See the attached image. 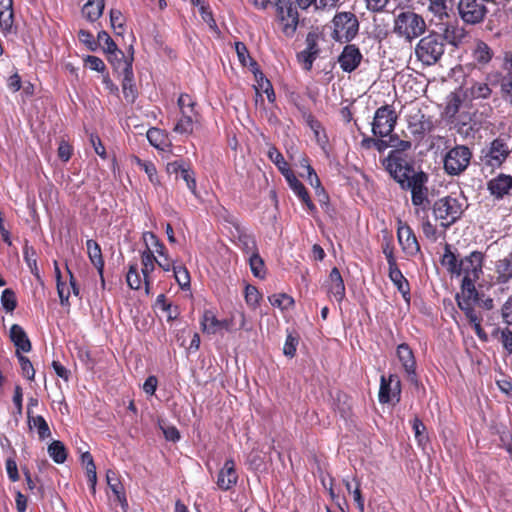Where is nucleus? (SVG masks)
Listing matches in <instances>:
<instances>
[{"label":"nucleus","instance_id":"31","mask_svg":"<svg viewBox=\"0 0 512 512\" xmlns=\"http://www.w3.org/2000/svg\"><path fill=\"white\" fill-rule=\"evenodd\" d=\"M27 422L29 429H36L39 439L45 440L51 436V431L47 421L41 415L34 416L32 411L27 412Z\"/></svg>","mask_w":512,"mask_h":512},{"label":"nucleus","instance_id":"64","mask_svg":"<svg viewBox=\"0 0 512 512\" xmlns=\"http://www.w3.org/2000/svg\"><path fill=\"white\" fill-rule=\"evenodd\" d=\"M500 341L504 349L512 354V331L508 328H504L500 331Z\"/></svg>","mask_w":512,"mask_h":512},{"label":"nucleus","instance_id":"33","mask_svg":"<svg viewBox=\"0 0 512 512\" xmlns=\"http://www.w3.org/2000/svg\"><path fill=\"white\" fill-rule=\"evenodd\" d=\"M142 238L145 249H152L154 254L157 253L160 257H165V260H168L167 248L154 232L145 231Z\"/></svg>","mask_w":512,"mask_h":512},{"label":"nucleus","instance_id":"6","mask_svg":"<svg viewBox=\"0 0 512 512\" xmlns=\"http://www.w3.org/2000/svg\"><path fill=\"white\" fill-rule=\"evenodd\" d=\"M425 30L426 23L423 17L414 11H401L395 17L393 32L409 43L421 36Z\"/></svg>","mask_w":512,"mask_h":512},{"label":"nucleus","instance_id":"34","mask_svg":"<svg viewBox=\"0 0 512 512\" xmlns=\"http://www.w3.org/2000/svg\"><path fill=\"white\" fill-rule=\"evenodd\" d=\"M23 257H24V260H25L27 266L29 267L31 273L36 278V280L38 282L37 285L44 287V281H43L42 277L40 276V271L37 266L35 249L32 246H28V244H26L25 247L23 248Z\"/></svg>","mask_w":512,"mask_h":512},{"label":"nucleus","instance_id":"62","mask_svg":"<svg viewBox=\"0 0 512 512\" xmlns=\"http://www.w3.org/2000/svg\"><path fill=\"white\" fill-rule=\"evenodd\" d=\"M389 277L396 286V288H402L404 282L408 283L407 279L403 276L398 265L389 268Z\"/></svg>","mask_w":512,"mask_h":512},{"label":"nucleus","instance_id":"25","mask_svg":"<svg viewBox=\"0 0 512 512\" xmlns=\"http://www.w3.org/2000/svg\"><path fill=\"white\" fill-rule=\"evenodd\" d=\"M238 474L235 469V462L233 459H227L220 469L217 477V486L223 491L230 490L237 484Z\"/></svg>","mask_w":512,"mask_h":512},{"label":"nucleus","instance_id":"51","mask_svg":"<svg viewBox=\"0 0 512 512\" xmlns=\"http://www.w3.org/2000/svg\"><path fill=\"white\" fill-rule=\"evenodd\" d=\"M471 96L474 99H487L490 97L492 90L487 83L476 82L471 87Z\"/></svg>","mask_w":512,"mask_h":512},{"label":"nucleus","instance_id":"50","mask_svg":"<svg viewBox=\"0 0 512 512\" xmlns=\"http://www.w3.org/2000/svg\"><path fill=\"white\" fill-rule=\"evenodd\" d=\"M285 180L289 188L293 191V193L298 197L299 200L302 197L306 196V194L309 192L307 188L304 186V184L295 176V174H292Z\"/></svg>","mask_w":512,"mask_h":512},{"label":"nucleus","instance_id":"56","mask_svg":"<svg viewBox=\"0 0 512 512\" xmlns=\"http://www.w3.org/2000/svg\"><path fill=\"white\" fill-rule=\"evenodd\" d=\"M106 480L109 488L112 490L114 494H119V492L123 490V486L119 481L118 475L115 471L110 469L107 470Z\"/></svg>","mask_w":512,"mask_h":512},{"label":"nucleus","instance_id":"28","mask_svg":"<svg viewBox=\"0 0 512 512\" xmlns=\"http://www.w3.org/2000/svg\"><path fill=\"white\" fill-rule=\"evenodd\" d=\"M87 253L91 263L96 268L97 272L103 278L104 272V259L102 256L101 246L94 239H88L86 241ZM102 288H105V281L102 279Z\"/></svg>","mask_w":512,"mask_h":512},{"label":"nucleus","instance_id":"36","mask_svg":"<svg viewBox=\"0 0 512 512\" xmlns=\"http://www.w3.org/2000/svg\"><path fill=\"white\" fill-rule=\"evenodd\" d=\"M473 57L477 63L481 65L488 64L492 57L493 51L484 41H478L473 51Z\"/></svg>","mask_w":512,"mask_h":512},{"label":"nucleus","instance_id":"20","mask_svg":"<svg viewBox=\"0 0 512 512\" xmlns=\"http://www.w3.org/2000/svg\"><path fill=\"white\" fill-rule=\"evenodd\" d=\"M310 169V177H308V183L315 189V194L318 197L320 207L324 212L331 218L335 219L337 215L336 208L330 202V197L315 171L314 168Z\"/></svg>","mask_w":512,"mask_h":512},{"label":"nucleus","instance_id":"39","mask_svg":"<svg viewBox=\"0 0 512 512\" xmlns=\"http://www.w3.org/2000/svg\"><path fill=\"white\" fill-rule=\"evenodd\" d=\"M463 103V99L458 92H452L447 97L445 106V114L448 117H454L460 110Z\"/></svg>","mask_w":512,"mask_h":512},{"label":"nucleus","instance_id":"1","mask_svg":"<svg viewBox=\"0 0 512 512\" xmlns=\"http://www.w3.org/2000/svg\"><path fill=\"white\" fill-rule=\"evenodd\" d=\"M485 253L474 250L466 256H462L457 249L446 243L441 257V265L450 273L452 278L460 279L459 288H484V284L476 287L480 276L486 278L483 271Z\"/></svg>","mask_w":512,"mask_h":512},{"label":"nucleus","instance_id":"40","mask_svg":"<svg viewBox=\"0 0 512 512\" xmlns=\"http://www.w3.org/2000/svg\"><path fill=\"white\" fill-rule=\"evenodd\" d=\"M299 344V336L296 332L287 330L286 340L283 346V354L286 357L293 358Z\"/></svg>","mask_w":512,"mask_h":512},{"label":"nucleus","instance_id":"10","mask_svg":"<svg viewBox=\"0 0 512 512\" xmlns=\"http://www.w3.org/2000/svg\"><path fill=\"white\" fill-rule=\"evenodd\" d=\"M432 210L436 219H449L446 223H441L445 229L459 221L464 212L462 203L452 196H445L435 201Z\"/></svg>","mask_w":512,"mask_h":512},{"label":"nucleus","instance_id":"46","mask_svg":"<svg viewBox=\"0 0 512 512\" xmlns=\"http://www.w3.org/2000/svg\"><path fill=\"white\" fill-rule=\"evenodd\" d=\"M146 137L151 146L156 149H161V145L164 143L165 139L163 130L157 127H151L148 129Z\"/></svg>","mask_w":512,"mask_h":512},{"label":"nucleus","instance_id":"49","mask_svg":"<svg viewBox=\"0 0 512 512\" xmlns=\"http://www.w3.org/2000/svg\"><path fill=\"white\" fill-rule=\"evenodd\" d=\"M78 38L89 51L96 52L99 49V43L94 39L93 34L89 30L80 29Z\"/></svg>","mask_w":512,"mask_h":512},{"label":"nucleus","instance_id":"17","mask_svg":"<svg viewBox=\"0 0 512 512\" xmlns=\"http://www.w3.org/2000/svg\"><path fill=\"white\" fill-rule=\"evenodd\" d=\"M486 188L495 200H503L512 193V175L499 173L486 182Z\"/></svg>","mask_w":512,"mask_h":512},{"label":"nucleus","instance_id":"16","mask_svg":"<svg viewBox=\"0 0 512 512\" xmlns=\"http://www.w3.org/2000/svg\"><path fill=\"white\" fill-rule=\"evenodd\" d=\"M363 60L360 48L350 43H346L341 53L337 57L340 68L345 73H352L358 69Z\"/></svg>","mask_w":512,"mask_h":512},{"label":"nucleus","instance_id":"13","mask_svg":"<svg viewBox=\"0 0 512 512\" xmlns=\"http://www.w3.org/2000/svg\"><path fill=\"white\" fill-rule=\"evenodd\" d=\"M481 153V160L486 166L500 168L510 156L511 149L505 139L497 137Z\"/></svg>","mask_w":512,"mask_h":512},{"label":"nucleus","instance_id":"52","mask_svg":"<svg viewBox=\"0 0 512 512\" xmlns=\"http://www.w3.org/2000/svg\"><path fill=\"white\" fill-rule=\"evenodd\" d=\"M249 259V265L251 268V272L255 277L262 278L263 277V268H264V261L262 260L259 252L254 253L248 257Z\"/></svg>","mask_w":512,"mask_h":512},{"label":"nucleus","instance_id":"2","mask_svg":"<svg viewBox=\"0 0 512 512\" xmlns=\"http://www.w3.org/2000/svg\"><path fill=\"white\" fill-rule=\"evenodd\" d=\"M458 307L464 312L471 323L476 335L482 341H487L488 336L481 326V318L477 315L474 308L479 307L485 310H491L494 307V301L486 296L483 290H460L455 295Z\"/></svg>","mask_w":512,"mask_h":512},{"label":"nucleus","instance_id":"58","mask_svg":"<svg viewBox=\"0 0 512 512\" xmlns=\"http://www.w3.org/2000/svg\"><path fill=\"white\" fill-rule=\"evenodd\" d=\"M57 154L62 162L67 163L73 155V146L70 145L67 141L62 140L59 143Z\"/></svg>","mask_w":512,"mask_h":512},{"label":"nucleus","instance_id":"18","mask_svg":"<svg viewBox=\"0 0 512 512\" xmlns=\"http://www.w3.org/2000/svg\"><path fill=\"white\" fill-rule=\"evenodd\" d=\"M397 356L406 373L407 380L418 387L419 378L416 372V361L412 349L408 344L402 343L397 347Z\"/></svg>","mask_w":512,"mask_h":512},{"label":"nucleus","instance_id":"38","mask_svg":"<svg viewBox=\"0 0 512 512\" xmlns=\"http://www.w3.org/2000/svg\"><path fill=\"white\" fill-rule=\"evenodd\" d=\"M48 454L57 464H62L67 459V451L64 444L55 440L48 446Z\"/></svg>","mask_w":512,"mask_h":512},{"label":"nucleus","instance_id":"19","mask_svg":"<svg viewBox=\"0 0 512 512\" xmlns=\"http://www.w3.org/2000/svg\"><path fill=\"white\" fill-rule=\"evenodd\" d=\"M397 238L402 250L410 256L420 252V245L413 229L407 224L398 220Z\"/></svg>","mask_w":512,"mask_h":512},{"label":"nucleus","instance_id":"5","mask_svg":"<svg viewBox=\"0 0 512 512\" xmlns=\"http://www.w3.org/2000/svg\"><path fill=\"white\" fill-rule=\"evenodd\" d=\"M412 142L400 139L388 154L380 159V163L392 179L406 172H413L417 168L414 157L407 158L406 151L410 150Z\"/></svg>","mask_w":512,"mask_h":512},{"label":"nucleus","instance_id":"14","mask_svg":"<svg viewBox=\"0 0 512 512\" xmlns=\"http://www.w3.org/2000/svg\"><path fill=\"white\" fill-rule=\"evenodd\" d=\"M225 221L234 228L232 236L237 239L238 246L241 248L244 254L249 257L254 253H258L255 236L247 233L245 227L240 224L236 217L229 215L225 218Z\"/></svg>","mask_w":512,"mask_h":512},{"label":"nucleus","instance_id":"43","mask_svg":"<svg viewBox=\"0 0 512 512\" xmlns=\"http://www.w3.org/2000/svg\"><path fill=\"white\" fill-rule=\"evenodd\" d=\"M127 288H142L141 287V276L137 262L129 264L128 271L126 273Z\"/></svg>","mask_w":512,"mask_h":512},{"label":"nucleus","instance_id":"61","mask_svg":"<svg viewBox=\"0 0 512 512\" xmlns=\"http://www.w3.org/2000/svg\"><path fill=\"white\" fill-rule=\"evenodd\" d=\"M5 10L8 11L9 14L7 15V17L3 16L2 20L0 21V27H1L2 32L5 35H7L12 31V27H13V23H14V17H15L14 6L10 7V9H5Z\"/></svg>","mask_w":512,"mask_h":512},{"label":"nucleus","instance_id":"3","mask_svg":"<svg viewBox=\"0 0 512 512\" xmlns=\"http://www.w3.org/2000/svg\"><path fill=\"white\" fill-rule=\"evenodd\" d=\"M200 325L202 332L207 335L235 334L246 328V317L242 311H233L228 317L219 318L215 309H205L202 313Z\"/></svg>","mask_w":512,"mask_h":512},{"label":"nucleus","instance_id":"29","mask_svg":"<svg viewBox=\"0 0 512 512\" xmlns=\"http://www.w3.org/2000/svg\"><path fill=\"white\" fill-rule=\"evenodd\" d=\"M10 339L17 348L16 354L20 353V351L24 353H28L31 351L32 345L31 342L24 331V329L18 325L13 324L10 328Z\"/></svg>","mask_w":512,"mask_h":512},{"label":"nucleus","instance_id":"12","mask_svg":"<svg viewBox=\"0 0 512 512\" xmlns=\"http://www.w3.org/2000/svg\"><path fill=\"white\" fill-rule=\"evenodd\" d=\"M482 0H457L456 5L459 17L465 24L475 25L481 23L488 13V8Z\"/></svg>","mask_w":512,"mask_h":512},{"label":"nucleus","instance_id":"4","mask_svg":"<svg viewBox=\"0 0 512 512\" xmlns=\"http://www.w3.org/2000/svg\"><path fill=\"white\" fill-rule=\"evenodd\" d=\"M392 180L398 184L403 191H410L413 206L420 207L423 210L427 209V206L430 204L427 187L429 175L420 165L413 169V172H406L392 178Z\"/></svg>","mask_w":512,"mask_h":512},{"label":"nucleus","instance_id":"35","mask_svg":"<svg viewBox=\"0 0 512 512\" xmlns=\"http://www.w3.org/2000/svg\"><path fill=\"white\" fill-rule=\"evenodd\" d=\"M154 307L164 312L168 321H173L179 316L178 307L173 306L172 303L166 299L164 294L157 296Z\"/></svg>","mask_w":512,"mask_h":512},{"label":"nucleus","instance_id":"21","mask_svg":"<svg viewBox=\"0 0 512 512\" xmlns=\"http://www.w3.org/2000/svg\"><path fill=\"white\" fill-rule=\"evenodd\" d=\"M512 279V255L510 254L496 262V269L493 275L487 274L483 282L489 286L505 284Z\"/></svg>","mask_w":512,"mask_h":512},{"label":"nucleus","instance_id":"60","mask_svg":"<svg viewBox=\"0 0 512 512\" xmlns=\"http://www.w3.org/2000/svg\"><path fill=\"white\" fill-rule=\"evenodd\" d=\"M234 48L240 64L242 66H247V60H249V57L251 56L246 45L241 41H236L234 43Z\"/></svg>","mask_w":512,"mask_h":512},{"label":"nucleus","instance_id":"23","mask_svg":"<svg viewBox=\"0 0 512 512\" xmlns=\"http://www.w3.org/2000/svg\"><path fill=\"white\" fill-rule=\"evenodd\" d=\"M438 34L441 37L442 42L452 45L454 48H458L466 37V31L464 28H460L452 23H441L437 25Z\"/></svg>","mask_w":512,"mask_h":512},{"label":"nucleus","instance_id":"45","mask_svg":"<svg viewBox=\"0 0 512 512\" xmlns=\"http://www.w3.org/2000/svg\"><path fill=\"white\" fill-rule=\"evenodd\" d=\"M173 131L179 134H190L193 131V119L183 111L181 118L176 122Z\"/></svg>","mask_w":512,"mask_h":512},{"label":"nucleus","instance_id":"30","mask_svg":"<svg viewBox=\"0 0 512 512\" xmlns=\"http://www.w3.org/2000/svg\"><path fill=\"white\" fill-rule=\"evenodd\" d=\"M105 5V0H87L81 9V14L88 22L94 23L102 17Z\"/></svg>","mask_w":512,"mask_h":512},{"label":"nucleus","instance_id":"27","mask_svg":"<svg viewBox=\"0 0 512 512\" xmlns=\"http://www.w3.org/2000/svg\"><path fill=\"white\" fill-rule=\"evenodd\" d=\"M108 63L111 65L114 74L118 77L122 76V71L126 68V65L130 63L133 67L134 57L132 55H125V53L118 48V51H111L106 53Z\"/></svg>","mask_w":512,"mask_h":512},{"label":"nucleus","instance_id":"57","mask_svg":"<svg viewBox=\"0 0 512 512\" xmlns=\"http://www.w3.org/2000/svg\"><path fill=\"white\" fill-rule=\"evenodd\" d=\"M138 165L144 170V172L147 174L149 180L151 183H156L158 181L157 179V169L155 165L151 161H144L139 158H137Z\"/></svg>","mask_w":512,"mask_h":512},{"label":"nucleus","instance_id":"22","mask_svg":"<svg viewBox=\"0 0 512 512\" xmlns=\"http://www.w3.org/2000/svg\"><path fill=\"white\" fill-rule=\"evenodd\" d=\"M506 74L503 75L501 72L494 74L495 81L500 82L501 93L506 101L512 105V54L505 53L504 62L502 65Z\"/></svg>","mask_w":512,"mask_h":512},{"label":"nucleus","instance_id":"55","mask_svg":"<svg viewBox=\"0 0 512 512\" xmlns=\"http://www.w3.org/2000/svg\"><path fill=\"white\" fill-rule=\"evenodd\" d=\"M255 78V81H256V84L254 85V89H255V93H256V101H258V99H260V101L262 103H264V99L262 97V90H264V88L266 86H268V84H271L270 80L265 76V74L263 72H258L257 76H254Z\"/></svg>","mask_w":512,"mask_h":512},{"label":"nucleus","instance_id":"41","mask_svg":"<svg viewBox=\"0 0 512 512\" xmlns=\"http://www.w3.org/2000/svg\"><path fill=\"white\" fill-rule=\"evenodd\" d=\"M320 54L317 51H311L304 49L297 53L296 57L298 62L302 65L305 71H310L313 67L314 61L319 57Z\"/></svg>","mask_w":512,"mask_h":512},{"label":"nucleus","instance_id":"63","mask_svg":"<svg viewBox=\"0 0 512 512\" xmlns=\"http://www.w3.org/2000/svg\"><path fill=\"white\" fill-rule=\"evenodd\" d=\"M501 317L507 325H512V296L509 297L501 308Z\"/></svg>","mask_w":512,"mask_h":512},{"label":"nucleus","instance_id":"32","mask_svg":"<svg viewBox=\"0 0 512 512\" xmlns=\"http://www.w3.org/2000/svg\"><path fill=\"white\" fill-rule=\"evenodd\" d=\"M267 157L277 167L285 179L294 174L293 170L287 164L283 154L275 146H271L268 149Z\"/></svg>","mask_w":512,"mask_h":512},{"label":"nucleus","instance_id":"15","mask_svg":"<svg viewBox=\"0 0 512 512\" xmlns=\"http://www.w3.org/2000/svg\"><path fill=\"white\" fill-rule=\"evenodd\" d=\"M401 381L396 374L381 375L378 400L381 404L390 403L393 399L400 401Z\"/></svg>","mask_w":512,"mask_h":512},{"label":"nucleus","instance_id":"11","mask_svg":"<svg viewBox=\"0 0 512 512\" xmlns=\"http://www.w3.org/2000/svg\"><path fill=\"white\" fill-rule=\"evenodd\" d=\"M398 115L393 106L385 104L376 109L371 123V131L375 137H386L395 130Z\"/></svg>","mask_w":512,"mask_h":512},{"label":"nucleus","instance_id":"9","mask_svg":"<svg viewBox=\"0 0 512 512\" xmlns=\"http://www.w3.org/2000/svg\"><path fill=\"white\" fill-rule=\"evenodd\" d=\"M472 152L466 145H456L443 157V169L449 176H459L470 164Z\"/></svg>","mask_w":512,"mask_h":512},{"label":"nucleus","instance_id":"54","mask_svg":"<svg viewBox=\"0 0 512 512\" xmlns=\"http://www.w3.org/2000/svg\"><path fill=\"white\" fill-rule=\"evenodd\" d=\"M1 304L6 312H12L17 305L14 290H3L1 295Z\"/></svg>","mask_w":512,"mask_h":512},{"label":"nucleus","instance_id":"59","mask_svg":"<svg viewBox=\"0 0 512 512\" xmlns=\"http://www.w3.org/2000/svg\"><path fill=\"white\" fill-rule=\"evenodd\" d=\"M90 143L95 151V153L103 160L108 158V154L106 152V149L100 139V137L97 134H90Z\"/></svg>","mask_w":512,"mask_h":512},{"label":"nucleus","instance_id":"7","mask_svg":"<svg viewBox=\"0 0 512 512\" xmlns=\"http://www.w3.org/2000/svg\"><path fill=\"white\" fill-rule=\"evenodd\" d=\"M331 23L333 25L331 38L337 43H350L359 33L360 22L352 12H337Z\"/></svg>","mask_w":512,"mask_h":512},{"label":"nucleus","instance_id":"24","mask_svg":"<svg viewBox=\"0 0 512 512\" xmlns=\"http://www.w3.org/2000/svg\"><path fill=\"white\" fill-rule=\"evenodd\" d=\"M121 87L124 98L127 103L133 104L139 96V92L135 82V76L133 67L130 63L126 65V68L122 71Z\"/></svg>","mask_w":512,"mask_h":512},{"label":"nucleus","instance_id":"48","mask_svg":"<svg viewBox=\"0 0 512 512\" xmlns=\"http://www.w3.org/2000/svg\"><path fill=\"white\" fill-rule=\"evenodd\" d=\"M269 300L273 306L282 310L288 309L294 304V299L285 293L273 294L269 296Z\"/></svg>","mask_w":512,"mask_h":512},{"label":"nucleus","instance_id":"42","mask_svg":"<svg viewBox=\"0 0 512 512\" xmlns=\"http://www.w3.org/2000/svg\"><path fill=\"white\" fill-rule=\"evenodd\" d=\"M84 67L92 71L101 73L102 75L107 72V67L104 61L95 55H85L83 57Z\"/></svg>","mask_w":512,"mask_h":512},{"label":"nucleus","instance_id":"44","mask_svg":"<svg viewBox=\"0 0 512 512\" xmlns=\"http://www.w3.org/2000/svg\"><path fill=\"white\" fill-rule=\"evenodd\" d=\"M199 13L201 15L202 20L208 25L209 29L213 33L220 35L221 31L214 19V15H213L210 5L208 4L206 6L200 7Z\"/></svg>","mask_w":512,"mask_h":512},{"label":"nucleus","instance_id":"37","mask_svg":"<svg viewBox=\"0 0 512 512\" xmlns=\"http://www.w3.org/2000/svg\"><path fill=\"white\" fill-rule=\"evenodd\" d=\"M172 276L178 284V288H191L188 269L180 264H172Z\"/></svg>","mask_w":512,"mask_h":512},{"label":"nucleus","instance_id":"53","mask_svg":"<svg viewBox=\"0 0 512 512\" xmlns=\"http://www.w3.org/2000/svg\"><path fill=\"white\" fill-rule=\"evenodd\" d=\"M18 361L21 367V372L24 377L28 380H34L35 369L31 361L20 353H17Z\"/></svg>","mask_w":512,"mask_h":512},{"label":"nucleus","instance_id":"47","mask_svg":"<svg viewBox=\"0 0 512 512\" xmlns=\"http://www.w3.org/2000/svg\"><path fill=\"white\" fill-rule=\"evenodd\" d=\"M97 42L99 43V47L101 46V42L104 43V46L102 47V51L104 54L109 53L111 51H118L119 47L105 30H101L98 32Z\"/></svg>","mask_w":512,"mask_h":512},{"label":"nucleus","instance_id":"8","mask_svg":"<svg viewBox=\"0 0 512 512\" xmlns=\"http://www.w3.org/2000/svg\"><path fill=\"white\" fill-rule=\"evenodd\" d=\"M445 51V44L436 30L429 31L427 36L421 38L415 47V55L424 65L436 64Z\"/></svg>","mask_w":512,"mask_h":512},{"label":"nucleus","instance_id":"26","mask_svg":"<svg viewBox=\"0 0 512 512\" xmlns=\"http://www.w3.org/2000/svg\"><path fill=\"white\" fill-rule=\"evenodd\" d=\"M141 256V273L143 276V288H151L153 285L152 273L155 270V266L158 263V259L154 255L152 249H144L140 252Z\"/></svg>","mask_w":512,"mask_h":512}]
</instances>
